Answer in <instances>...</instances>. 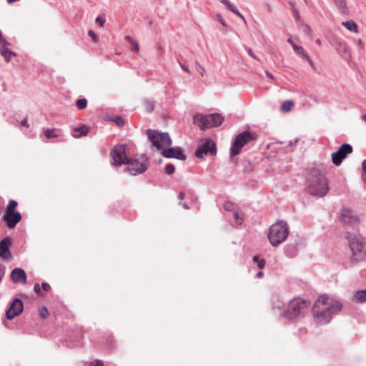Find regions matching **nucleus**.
<instances>
[{
	"instance_id": "nucleus-1",
	"label": "nucleus",
	"mask_w": 366,
	"mask_h": 366,
	"mask_svg": "<svg viewBox=\"0 0 366 366\" xmlns=\"http://www.w3.org/2000/svg\"><path fill=\"white\" fill-rule=\"evenodd\" d=\"M307 182L308 192L313 196L324 197L329 192L327 179L320 169H311L307 174Z\"/></svg>"
},
{
	"instance_id": "nucleus-2",
	"label": "nucleus",
	"mask_w": 366,
	"mask_h": 366,
	"mask_svg": "<svg viewBox=\"0 0 366 366\" xmlns=\"http://www.w3.org/2000/svg\"><path fill=\"white\" fill-rule=\"evenodd\" d=\"M342 307V305L340 301L327 295L320 296L312 307L314 310H322L324 312H327L332 317L334 314L340 312Z\"/></svg>"
},
{
	"instance_id": "nucleus-3",
	"label": "nucleus",
	"mask_w": 366,
	"mask_h": 366,
	"mask_svg": "<svg viewBox=\"0 0 366 366\" xmlns=\"http://www.w3.org/2000/svg\"><path fill=\"white\" fill-rule=\"evenodd\" d=\"M288 235V227L286 222H278L271 226L268 233V239L272 245L277 246L284 242Z\"/></svg>"
},
{
	"instance_id": "nucleus-4",
	"label": "nucleus",
	"mask_w": 366,
	"mask_h": 366,
	"mask_svg": "<svg viewBox=\"0 0 366 366\" xmlns=\"http://www.w3.org/2000/svg\"><path fill=\"white\" fill-rule=\"evenodd\" d=\"M224 121V117L218 113L209 115L197 114L194 117V123L201 129L219 127Z\"/></svg>"
},
{
	"instance_id": "nucleus-5",
	"label": "nucleus",
	"mask_w": 366,
	"mask_h": 366,
	"mask_svg": "<svg viewBox=\"0 0 366 366\" xmlns=\"http://www.w3.org/2000/svg\"><path fill=\"white\" fill-rule=\"evenodd\" d=\"M148 139L157 150H164L172 144V139L167 133L149 129L147 132Z\"/></svg>"
},
{
	"instance_id": "nucleus-6",
	"label": "nucleus",
	"mask_w": 366,
	"mask_h": 366,
	"mask_svg": "<svg viewBox=\"0 0 366 366\" xmlns=\"http://www.w3.org/2000/svg\"><path fill=\"white\" fill-rule=\"evenodd\" d=\"M310 301L300 297L294 298L290 302L285 312V317L290 320L297 318L305 309L310 305Z\"/></svg>"
},
{
	"instance_id": "nucleus-7",
	"label": "nucleus",
	"mask_w": 366,
	"mask_h": 366,
	"mask_svg": "<svg viewBox=\"0 0 366 366\" xmlns=\"http://www.w3.org/2000/svg\"><path fill=\"white\" fill-rule=\"evenodd\" d=\"M18 202L15 200H11L6 207L3 219L6 222L9 228H14L21 221V214L16 210Z\"/></svg>"
},
{
	"instance_id": "nucleus-8",
	"label": "nucleus",
	"mask_w": 366,
	"mask_h": 366,
	"mask_svg": "<svg viewBox=\"0 0 366 366\" xmlns=\"http://www.w3.org/2000/svg\"><path fill=\"white\" fill-rule=\"evenodd\" d=\"M256 139V136L251 132H243L238 134L230 149L232 156L237 155L240 153L242 148L247 143Z\"/></svg>"
},
{
	"instance_id": "nucleus-9",
	"label": "nucleus",
	"mask_w": 366,
	"mask_h": 366,
	"mask_svg": "<svg viewBox=\"0 0 366 366\" xmlns=\"http://www.w3.org/2000/svg\"><path fill=\"white\" fill-rule=\"evenodd\" d=\"M347 238L348 239L354 259L357 262L362 260L365 257L362 239L355 234H350Z\"/></svg>"
},
{
	"instance_id": "nucleus-10",
	"label": "nucleus",
	"mask_w": 366,
	"mask_h": 366,
	"mask_svg": "<svg viewBox=\"0 0 366 366\" xmlns=\"http://www.w3.org/2000/svg\"><path fill=\"white\" fill-rule=\"evenodd\" d=\"M111 164L114 166L127 164L129 159L126 156V147L124 145H117L110 152Z\"/></svg>"
},
{
	"instance_id": "nucleus-11",
	"label": "nucleus",
	"mask_w": 366,
	"mask_h": 366,
	"mask_svg": "<svg viewBox=\"0 0 366 366\" xmlns=\"http://www.w3.org/2000/svg\"><path fill=\"white\" fill-rule=\"evenodd\" d=\"M353 149L349 144H342L337 152L332 154V161L336 166L340 165L348 154L352 153Z\"/></svg>"
},
{
	"instance_id": "nucleus-12",
	"label": "nucleus",
	"mask_w": 366,
	"mask_h": 366,
	"mask_svg": "<svg viewBox=\"0 0 366 366\" xmlns=\"http://www.w3.org/2000/svg\"><path fill=\"white\" fill-rule=\"evenodd\" d=\"M216 152L217 149L215 143L210 139H207L197 148L195 152V155L198 158H203L204 155L208 154L213 155L215 154Z\"/></svg>"
},
{
	"instance_id": "nucleus-13",
	"label": "nucleus",
	"mask_w": 366,
	"mask_h": 366,
	"mask_svg": "<svg viewBox=\"0 0 366 366\" xmlns=\"http://www.w3.org/2000/svg\"><path fill=\"white\" fill-rule=\"evenodd\" d=\"M23 307V302L21 300L18 298L14 299L6 312V317L9 320L14 319L21 313Z\"/></svg>"
},
{
	"instance_id": "nucleus-14",
	"label": "nucleus",
	"mask_w": 366,
	"mask_h": 366,
	"mask_svg": "<svg viewBox=\"0 0 366 366\" xmlns=\"http://www.w3.org/2000/svg\"><path fill=\"white\" fill-rule=\"evenodd\" d=\"M128 164L127 171L129 172L132 175H137V174L143 173L147 170V166L146 164L142 162H139L137 159H130L127 163Z\"/></svg>"
},
{
	"instance_id": "nucleus-15",
	"label": "nucleus",
	"mask_w": 366,
	"mask_h": 366,
	"mask_svg": "<svg viewBox=\"0 0 366 366\" xmlns=\"http://www.w3.org/2000/svg\"><path fill=\"white\" fill-rule=\"evenodd\" d=\"M162 154L166 158H176L179 160H184L186 159V156L179 147L164 149Z\"/></svg>"
},
{
	"instance_id": "nucleus-16",
	"label": "nucleus",
	"mask_w": 366,
	"mask_h": 366,
	"mask_svg": "<svg viewBox=\"0 0 366 366\" xmlns=\"http://www.w3.org/2000/svg\"><path fill=\"white\" fill-rule=\"evenodd\" d=\"M312 312L314 320L317 324H327L332 319V316L330 314H328L327 312H324L322 310H314V308H312Z\"/></svg>"
},
{
	"instance_id": "nucleus-17",
	"label": "nucleus",
	"mask_w": 366,
	"mask_h": 366,
	"mask_svg": "<svg viewBox=\"0 0 366 366\" xmlns=\"http://www.w3.org/2000/svg\"><path fill=\"white\" fill-rule=\"evenodd\" d=\"M340 220L345 224H353L358 222L357 217L353 213L351 209H342L340 211Z\"/></svg>"
},
{
	"instance_id": "nucleus-18",
	"label": "nucleus",
	"mask_w": 366,
	"mask_h": 366,
	"mask_svg": "<svg viewBox=\"0 0 366 366\" xmlns=\"http://www.w3.org/2000/svg\"><path fill=\"white\" fill-rule=\"evenodd\" d=\"M10 239L5 238L0 242V257L6 260H11L12 258L9 250Z\"/></svg>"
},
{
	"instance_id": "nucleus-19",
	"label": "nucleus",
	"mask_w": 366,
	"mask_h": 366,
	"mask_svg": "<svg viewBox=\"0 0 366 366\" xmlns=\"http://www.w3.org/2000/svg\"><path fill=\"white\" fill-rule=\"evenodd\" d=\"M10 277L14 283L19 282L23 285L26 283V274L22 269L15 268L11 272Z\"/></svg>"
},
{
	"instance_id": "nucleus-20",
	"label": "nucleus",
	"mask_w": 366,
	"mask_h": 366,
	"mask_svg": "<svg viewBox=\"0 0 366 366\" xmlns=\"http://www.w3.org/2000/svg\"><path fill=\"white\" fill-rule=\"evenodd\" d=\"M332 46L335 47L339 54L342 57L347 59L350 56L349 48L345 42L339 39H335V42L332 44Z\"/></svg>"
},
{
	"instance_id": "nucleus-21",
	"label": "nucleus",
	"mask_w": 366,
	"mask_h": 366,
	"mask_svg": "<svg viewBox=\"0 0 366 366\" xmlns=\"http://www.w3.org/2000/svg\"><path fill=\"white\" fill-rule=\"evenodd\" d=\"M88 134V128L83 125L81 127H75L72 130V136L75 138H80L84 136H86Z\"/></svg>"
},
{
	"instance_id": "nucleus-22",
	"label": "nucleus",
	"mask_w": 366,
	"mask_h": 366,
	"mask_svg": "<svg viewBox=\"0 0 366 366\" xmlns=\"http://www.w3.org/2000/svg\"><path fill=\"white\" fill-rule=\"evenodd\" d=\"M221 3L225 5L232 12L239 16L246 22L244 16L237 9V8L229 0H221Z\"/></svg>"
},
{
	"instance_id": "nucleus-23",
	"label": "nucleus",
	"mask_w": 366,
	"mask_h": 366,
	"mask_svg": "<svg viewBox=\"0 0 366 366\" xmlns=\"http://www.w3.org/2000/svg\"><path fill=\"white\" fill-rule=\"evenodd\" d=\"M352 300L356 302L363 303L366 302V290L357 291L352 297Z\"/></svg>"
},
{
	"instance_id": "nucleus-24",
	"label": "nucleus",
	"mask_w": 366,
	"mask_h": 366,
	"mask_svg": "<svg viewBox=\"0 0 366 366\" xmlns=\"http://www.w3.org/2000/svg\"><path fill=\"white\" fill-rule=\"evenodd\" d=\"M44 135L47 139L56 138L61 136V131L58 129H46Z\"/></svg>"
},
{
	"instance_id": "nucleus-25",
	"label": "nucleus",
	"mask_w": 366,
	"mask_h": 366,
	"mask_svg": "<svg viewBox=\"0 0 366 366\" xmlns=\"http://www.w3.org/2000/svg\"><path fill=\"white\" fill-rule=\"evenodd\" d=\"M342 25L344 26L347 30L350 31L355 32L356 34L358 33L357 24L354 21L350 20L343 21L342 23Z\"/></svg>"
},
{
	"instance_id": "nucleus-26",
	"label": "nucleus",
	"mask_w": 366,
	"mask_h": 366,
	"mask_svg": "<svg viewBox=\"0 0 366 366\" xmlns=\"http://www.w3.org/2000/svg\"><path fill=\"white\" fill-rule=\"evenodd\" d=\"M0 53L6 61H9L11 57L15 56L14 52L5 46L0 47Z\"/></svg>"
},
{
	"instance_id": "nucleus-27",
	"label": "nucleus",
	"mask_w": 366,
	"mask_h": 366,
	"mask_svg": "<svg viewBox=\"0 0 366 366\" xmlns=\"http://www.w3.org/2000/svg\"><path fill=\"white\" fill-rule=\"evenodd\" d=\"M334 1L341 13H347V6L346 0H334Z\"/></svg>"
},
{
	"instance_id": "nucleus-28",
	"label": "nucleus",
	"mask_w": 366,
	"mask_h": 366,
	"mask_svg": "<svg viewBox=\"0 0 366 366\" xmlns=\"http://www.w3.org/2000/svg\"><path fill=\"white\" fill-rule=\"evenodd\" d=\"M294 106V102L291 100L285 101L281 105V110L284 112H289Z\"/></svg>"
},
{
	"instance_id": "nucleus-29",
	"label": "nucleus",
	"mask_w": 366,
	"mask_h": 366,
	"mask_svg": "<svg viewBox=\"0 0 366 366\" xmlns=\"http://www.w3.org/2000/svg\"><path fill=\"white\" fill-rule=\"evenodd\" d=\"M293 49L302 59H305L307 54L305 53L303 47L297 45H293Z\"/></svg>"
},
{
	"instance_id": "nucleus-30",
	"label": "nucleus",
	"mask_w": 366,
	"mask_h": 366,
	"mask_svg": "<svg viewBox=\"0 0 366 366\" xmlns=\"http://www.w3.org/2000/svg\"><path fill=\"white\" fill-rule=\"evenodd\" d=\"M76 106L79 109H84L87 106V100L86 99H79L76 102Z\"/></svg>"
},
{
	"instance_id": "nucleus-31",
	"label": "nucleus",
	"mask_w": 366,
	"mask_h": 366,
	"mask_svg": "<svg viewBox=\"0 0 366 366\" xmlns=\"http://www.w3.org/2000/svg\"><path fill=\"white\" fill-rule=\"evenodd\" d=\"M125 39L132 45L133 49L135 51H139V45L137 41H134L129 36H126Z\"/></svg>"
},
{
	"instance_id": "nucleus-32",
	"label": "nucleus",
	"mask_w": 366,
	"mask_h": 366,
	"mask_svg": "<svg viewBox=\"0 0 366 366\" xmlns=\"http://www.w3.org/2000/svg\"><path fill=\"white\" fill-rule=\"evenodd\" d=\"M39 315L42 319H46L49 316V312L46 307H41L39 310Z\"/></svg>"
},
{
	"instance_id": "nucleus-33",
	"label": "nucleus",
	"mask_w": 366,
	"mask_h": 366,
	"mask_svg": "<svg viewBox=\"0 0 366 366\" xmlns=\"http://www.w3.org/2000/svg\"><path fill=\"white\" fill-rule=\"evenodd\" d=\"M165 173L170 175L172 174L175 171V167L172 164H167L164 168Z\"/></svg>"
},
{
	"instance_id": "nucleus-34",
	"label": "nucleus",
	"mask_w": 366,
	"mask_h": 366,
	"mask_svg": "<svg viewBox=\"0 0 366 366\" xmlns=\"http://www.w3.org/2000/svg\"><path fill=\"white\" fill-rule=\"evenodd\" d=\"M233 217L235 219V222L237 224H241L243 222V218L239 215L237 212H234L233 214Z\"/></svg>"
},
{
	"instance_id": "nucleus-35",
	"label": "nucleus",
	"mask_w": 366,
	"mask_h": 366,
	"mask_svg": "<svg viewBox=\"0 0 366 366\" xmlns=\"http://www.w3.org/2000/svg\"><path fill=\"white\" fill-rule=\"evenodd\" d=\"M195 65L197 71L202 76H203L204 73L205 72L204 68L198 61L195 62Z\"/></svg>"
},
{
	"instance_id": "nucleus-36",
	"label": "nucleus",
	"mask_w": 366,
	"mask_h": 366,
	"mask_svg": "<svg viewBox=\"0 0 366 366\" xmlns=\"http://www.w3.org/2000/svg\"><path fill=\"white\" fill-rule=\"evenodd\" d=\"M145 107L148 112H152L154 108V104L153 102L148 100L145 102Z\"/></svg>"
},
{
	"instance_id": "nucleus-37",
	"label": "nucleus",
	"mask_w": 366,
	"mask_h": 366,
	"mask_svg": "<svg viewBox=\"0 0 366 366\" xmlns=\"http://www.w3.org/2000/svg\"><path fill=\"white\" fill-rule=\"evenodd\" d=\"M114 121L119 127H122L124 124V119L121 117H116Z\"/></svg>"
},
{
	"instance_id": "nucleus-38",
	"label": "nucleus",
	"mask_w": 366,
	"mask_h": 366,
	"mask_svg": "<svg viewBox=\"0 0 366 366\" xmlns=\"http://www.w3.org/2000/svg\"><path fill=\"white\" fill-rule=\"evenodd\" d=\"M362 167L363 169L362 178L364 181L366 182V159L363 161Z\"/></svg>"
},
{
	"instance_id": "nucleus-39",
	"label": "nucleus",
	"mask_w": 366,
	"mask_h": 366,
	"mask_svg": "<svg viewBox=\"0 0 366 366\" xmlns=\"http://www.w3.org/2000/svg\"><path fill=\"white\" fill-rule=\"evenodd\" d=\"M88 34L89 36L92 37L93 41L97 42L98 36L95 34V33L93 31H92V30L89 31Z\"/></svg>"
},
{
	"instance_id": "nucleus-40",
	"label": "nucleus",
	"mask_w": 366,
	"mask_h": 366,
	"mask_svg": "<svg viewBox=\"0 0 366 366\" xmlns=\"http://www.w3.org/2000/svg\"><path fill=\"white\" fill-rule=\"evenodd\" d=\"M89 366H104L102 361L99 360H96L94 362H91Z\"/></svg>"
},
{
	"instance_id": "nucleus-41",
	"label": "nucleus",
	"mask_w": 366,
	"mask_h": 366,
	"mask_svg": "<svg viewBox=\"0 0 366 366\" xmlns=\"http://www.w3.org/2000/svg\"><path fill=\"white\" fill-rule=\"evenodd\" d=\"M96 21L99 24L100 26H104V24L105 23V19H102L101 17L98 16L96 18Z\"/></svg>"
},
{
	"instance_id": "nucleus-42",
	"label": "nucleus",
	"mask_w": 366,
	"mask_h": 366,
	"mask_svg": "<svg viewBox=\"0 0 366 366\" xmlns=\"http://www.w3.org/2000/svg\"><path fill=\"white\" fill-rule=\"evenodd\" d=\"M41 288L45 291H49L51 289L50 285L46 282H43L41 284Z\"/></svg>"
},
{
	"instance_id": "nucleus-43",
	"label": "nucleus",
	"mask_w": 366,
	"mask_h": 366,
	"mask_svg": "<svg viewBox=\"0 0 366 366\" xmlns=\"http://www.w3.org/2000/svg\"><path fill=\"white\" fill-rule=\"evenodd\" d=\"M34 290L35 291L36 293H37L38 295L40 294V292H41V287H40V285L38 284V283H36L34 285Z\"/></svg>"
},
{
	"instance_id": "nucleus-44",
	"label": "nucleus",
	"mask_w": 366,
	"mask_h": 366,
	"mask_svg": "<svg viewBox=\"0 0 366 366\" xmlns=\"http://www.w3.org/2000/svg\"><path fill=\"white\" fill-rule=\"evenodd\" d=\"M258 267L260 269H263L265 266V261L264 259L259 260L258 262Z\"/></svg>"
},
{
	"instance_id": "nucleus-45",
	"label": "nucleus",
	"mask_w": 366,
	"mask_h": 366,
	"mask_svg": "<svg viewBox=\"0 0 366 366\" xmlns=\"http://www.w3.org/2000/svg\"><path fill=\"white\" fill-rule=\"evenodd\" d=\"M304 59H305L306 61H308V63L310 64V65L314 68L315 67V65H314V63H313V61L311 59V58L307 55Z\"/></svg>"
},
{
	"instance_id": "nucleus-46",
	"label": "nucleus",
	"mask_w": 366,
	"mask_h": 366,
	"mask_svg": "<svg viewBox=\"0 0 366 366\" xmlns=\"http://www.w3.org/2000/svg\"><path fill=\"white\" fill-rule=\"evenodd\" d=\"M21 126L29 127V124H28V119L26 117L24 120L21 122Z\"/></svg>"
},
{
	"instance_id": "nucleus-47",
	"label": "nucleus",
	"mask_w": 366,
	"mask_h": 366,
	"mask_svg": "<svg viewBox=\"0 0 366 366\" xmlns=\"http://www.w3.org/2000/svg\"><path fill=\"white\" fill-rule=\"evenodd\" d=\"M232 204L228 202V203H226L224 206V209H227V210H229L232 207Z\"/></svg>"
},
{
	"instance_id": "nucleus-48",
	"label": "nucleus",
	"mask_w": 366,
	"mask_h": 366,
	"mask_svg": "<svg viewBox=\"0 0 366 366\" xmlns=\"http://www.w3.org/2000/svg\"><path fill=\"white\" fill-rule=\"evenodd\" d=\"M357 45L360 47V48H363L364 47V43L363 41L361 40V39H358L357 41Z\"/></svg>"
},
{
	"instance_id": "nucleus-49",
	"label": "nucleus",
	"mask_w": 366,
	"mask_h": 366,
	"mask_svg": "<svg viewBox=\"0 0 366 366\" xmlns=\"http://www.w3.org/2000/svg\"><path fill=\"white\" fill-rule=\"evenodd\" d=\"M181 67L184 71H186L188 74H190L189 69L186 66L181 64Z\"/></svg>"
},
{
	"instance_id": "nucleus-50",
	"label": "nucleus",
	"mask_w": 366,
	"mask_h": 366,
	"mask_svg": "<svg viewBox=\"0 0 366 366\" xmlns=\"http://www.w3.org/2000/svg\"><path fill=\"white\" fill-rule=\"evenodd\" d=\"M248 54L252 56L253 57L254 59H256V56H254L252 50L251 49H248Z\"/></svg>"
},
{
	"instance_id": "nucleus-51",
	"label": "nucleus",
	"mask_w": 366,
	"mask_h": 366,
	"mask_svg": "<svg viewBox=\"0 0 366 366\" xmlns=\"http://www.w3.org/2000/svg\"><path fill=\"white\" fill-rule=\"evenodd\" d=\"M219 21H220V23H221L223 26H226L225 21H224V19H223L220 16H219Z\"/></svg>"
},
{
	"instance_id": "nucleus-52",
	"label": "nucleus",
	"mask_w": 366,
	"mask_h": 366,
	"mask_svg": "<svg viewBox=\"0 0 366 366\" xmlns=\"http://www.w3.org/2000/svg\"><path fill=\"white\" fill-rule=\"evenodd\" d=\"M306 29H307V32L309 34H312V29H311L310 26H306Z\"/></svg>"
},
{
	"instance_id": "nucleus-53",
	"label": "nucleus",
	"mask_w": 366,
	"mask_h": 366,
	"mask_svg": "<svg viewBox=\"0 0 366 366\" xmlns=\"http://www.w3.org/2000/svg\"><path fill=\"white\" fill-rule=\"evenodd\" d=\"M266 74H267V76L269 78L272 79H274V76H273L272 74H270L269 72L267 71V72H266Z\"/></svg>"
},
{
	"instance_id": "nucleus-54",
	"label": "nucleus",
	"mask_w": 366,
	"mask_h": 366,
	"mask_svg": "<svg viewBox=\"0 0 366 366\" xmlns=\"http://www.w3.org/2000/svg\"><path fill=\"white\" fill-rule=\"evenodd\" d=\"M287 42L290 43L292 46L293 45H296L291 39H288Z\"/></svg>"
},
{
	"instance_id": "nucleus-55",
	"label": "nucleus",
	"mask_w": 366,
	"mask_h": 366,
	"mask_svg": "<svg viewBox=\"0 0 366 366\" xmlns=\"http://www.w3.org/2000/svg\"><path fill=\"white\" fill-rule=\"evenodd\" d=\"M253 261L257 262L259 261V257L257 256L253 257Z\"/></svg>"
},
{
	"instance_id": "nucleus-56",
	"label": "nucleus",
	"mask_w": 366,
	"mask_h": 366,
	"mask_svg": "<svg viewBox=\"0 0 366 366\" xmlns=\"http://www.w3.org/2000/svg\"><path fill=\"white\" fill-rule=\"evenodd\" d=\"M9 4H11L16 1H18L19 0H6Z\"/></svg>"
},
{
	"instance_id": "nucleus-57",
	"label": "nucleus",
	"mask_w": 366,
	"mask_h": 366,
	"mask_svg": "<svg viewBox=\"0 0 366 366\" xmlns=\"http://www.w3.org/2000/svg\"><path fill=\"white\" fill-rule=\"evenodd\" d=\"M263 275V273L262 272H259L257 274L258 277H261Z\"/></svg>"
},
{
	"instance_id": "nucleus-58",
	"label": "nucleus",
	"mask_w": 366,
	"mask_h": 366,
	"mask_svg": "<svg viewBox=\"0 0 366 366\" xmlns=\"http://www.w3.org/2000/svg\"><path fill=\"white\" fill-rule=\"evenodd\" d=\"M316 43L320 46L321 45V41L319 39L316 40Z\"/></svg>"
},
{
	"instance_id": "nucleus-59",
	"label": "nucleus",
	"mask_w": 366,
	"mask_h": 366,
	"mask_svg": "<svg viewBox=\"0 0 366 366\" xmlns=\"http://www.w3.org/2000/svg\"><path fill=\"white\" fill-rule=\"evenodd\" d=\"M362 119L366 122V114L362 116Z\"/></svg>"
},
{
	"instance_id": "nucleus-60",
	"label": "nucleus",
	"mask_w": 366,
	"mask_h": 366,
	"mask_svg": "<svg viewBox=\"0 0 366 366\" xmlns=\"http://www.w3.org/2000/svg\"><path fill=\"white\" fill-rule=\"evenodd\" d=\"M183 197H184V194H183L182 193H181V194H179V198H180L181 199H183Z\"/></svg>"
}]
</instances>
